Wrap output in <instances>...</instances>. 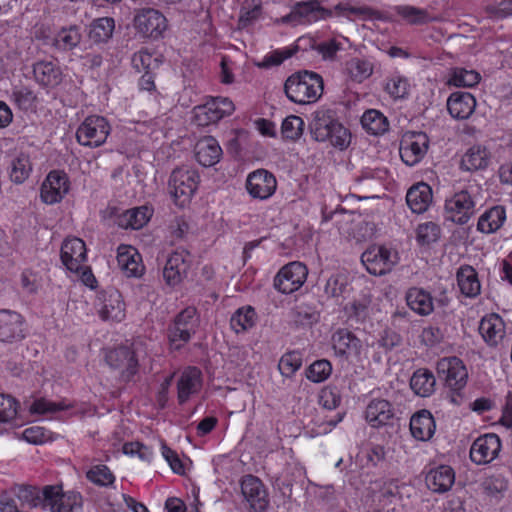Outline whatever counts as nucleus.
Returning a JSON list of instances; mask_svg holds the SVG:
<instances>
[{
  "mask_svg": "<svg viewBox=\"0 0 512 512\" xmlns=\"http://www.w3.org/2000/svg\"><path fill=\"white\" fill-rule=\"evenodd\" d=\"M457 284L460 292L469 298H475L480 294L481 284L478 273L470 265L461 266L457 272Z\"/></svg>",
  "mask_w": 512,
  "mask_h": 512,
  "instance_id": "obj_39",
  "label": "nucleus"
},
{
  "mask_svg": "<svg viewBox=\"0 0 512 512\" xmlns=\"http://www.w3.org/2000/svg\"><path fill=\"white\" fill-rule=\"evenodd\" d=\"M407 306L419 316H428L434 311V297L421 287H410L405 293Z\"/></svg>",
  "mask_w": 512,
  "mask_h": 512,
  "instance_id": "obj_33",
  "label": "nucleus"
},
{
  "mask_svg": "<svg viewBox=\"0 0 512 512\" xmlns=\"http://www.w3.org/2000/svg\"><path fill=\"white\" fill-rule=\"evenodd\" d=\"M397 261V253H393L385 246H371L361 256V262L366 270L375 276L390 272Z\"/></svg>",
  "mask_w": 512,
  "mask_h": 512,
  "instance_id": "obj_14",
  "label": "nucleus"
},
{
  "mask_svg": "<svg viewBox=\"0 0 512 512\" xmlns=\"http://www.w3.org/2000/svg\"><path fill=\"white\" fill-rule=\"evenodd\" d=\"M193 263L192 254L185 249H177L172 252L164 266L163 278L170 287L179 285L187 278Z\"/></svg>",
  "mask_w": 512,
  "mask_h": 512,
  "instance_id": "obj_15",
  "label": "nucleus"
},
{
  "mask_svg": "<svg viewBox=\"0 0 512 512\" xmlns=\"http://www.w3.org/2000/svg\"><path fill=\"white\" fill-rule=\"evenodd\" d=\"M235 110L232 100L227 97H209L204 103L193 109L194 122L201 127H206L230 116Z\"/></svg>",
  "mask_w": 512,
  "mask_h": 512,
  "instance_id": "obj_10",
  "label": "nucleus"
},
{
  "mask_svg": "<svg viewBox=\"0 0 512 512\" xmlns=\"http://www.w3.org/2000/svg\"><path fill=\"white\" fill-rule=\"evenodd\" d=\"M122 452L129 457H138L142 461H150L153 456L151 448L139 441L124 443Z\"/></svg>",
  "mask_w": 512,
  "mask_h": 512,
  "instance_id": "obj_62",
  "label": "nucleus"
},
{
  "mask_svg": "<svg viewBox=\"0 0 512 512\" xmlns=\"http://www.w3.org/2000/svg\"><path fill=\"white\" fill-rule=\"evenodd\" d=\"M475 211V201L467 190L456 192L445 201L446 219L456 224H466Z\"/></svg>",
  "mask_w": 512,
  "mask_h": 512,
  "instance_id": "obj_18",
  "label": "nucleus"
},
{
  "mask_svg": "<svg viewBox=\"0 0 512 512\" xmlns=\"http://www.w3.org/2000/svg\"><path fill=\"white\" fill-rule=\"evenodd\" d=\"M69 408H71V405H67L63 401L54 402L45 398H38L31 404L30 412L31 414L45 415L48 413L68 410Z\"/></svg>",
  "mask_w": 512,
  "mask_h": 512,
  "instance_id": "obj_60",
  "label": "nucleus"
},
{
  "mask_svg": "<svg viewBox=\"0 0 512 512\" xmlns=\"http://www.w3.org/2000/svg\"><path fill=\"white\" fill-rule=\"evenodd\" d=\"M436 378L434 373L427 368H419L414 371L410 379V388L420 397H429L435 391Z\"/></svg>",
  "mask_w": 512,
  "mask_h": 512,
  "instance_id": "obj_40",
  "label": "nucleus"
},
{
  "mask_svg": "<svg viewBox=\"0 0 512 512\" xmlns=\"http://www.w3.org/2000/svg\"><path fill=\"white\" fill-rule=\"evenodd\" d=\"M152 216V209L140 206L128 209L117 217V224L123 229L138 230L148 223Z\"/></svg>",
  "mask_w": 512,
  "mask_h": 512,
  "instance_id": "obj_37",
  "label": "nucleus"
},
{
  "mask_svg": "<svg viewBox=\"0 0 512 512\" xmlns=\"http://www.w3.org/2000/svg\"><path fill=\"white\" fill-rule=\"evenodd\" d=\"M86 479L98 487H111L116 481V476L105 464H97L86 472Z\"/></svg>",
  "mask_w": 512,
  "mask_h": 512,
  "instance_id": "obj_47",
  "label": "nucleus"
},
{
  "mask_svg": "<svg viewBox=\"0 0 512 512\" xmlns=\"http://www.w3.org/2000/svg\"><path fill=\"white\" fill-rule=\"evenodd\" d=\"M394 417L392 404L385 399H372L365 410V419L372 427L378 428L389 423Z\"/></svg>",
  "mask_w": 512,
  "mask_h": 512,
  "instance_id": "obj_31",
  "label": "nucleus"
},
{
  "mask_svg": "<svg viewBox=\"0 0 512 512\" xmlns=\"http://www.w3.org/2000/svg\"><path fill=\"white\" fill-rule=\"evenodd\" d=\"M346 72L354 82L361 83L367 79L373 72V67L369 61L352 58L346 63Z\"/></svg>",
  "mask_w": 512,
  "mask_h": 512,
  "instance_id": "obj_50",
  "label": "nucleus"
},
{
  "mask_svg": "<svg viewBox=\"0 0 512 512\" xmlns=\"http://www.w3.org/2000/svg\"><path fill=\"white\" fill-rule=\"evenodd\" d=\"M105 362L119 373V379L124 383L134 382L140 372L137 353L131 345H119L105 353Z\"/></svg>",
  "mask_w": 512,
  "mask_h": 512,
  "instance_id": "obj_5",
  "label": "nucleus"
},
{
  "mask_svg": "<svg viewBox=\"0 0 512 512\" xmlns=\"http://www.w3.org/2000/svg\"><path fill=\"white\" fill-rule=\"evenodd\" d=\"M132 67L137 72L156 71L162 64L160 56L155 55L154 52L148 48L143 47L135 52L131 59Z\"/></svg>",
  "mask_w": 512,
  "mask_h": 512,
  "instance_id": "obj_45",
  "label": "nucleus"
},
{
  "mask_svg": "<svg viewBox=\"0 0 512 512\" xmlns=\"http://www.w3.org/2000/svg\"><path fill=\"white\" fill-rule=\"evenodd\" d=\"M440 233L441 229L438 224L434 222L421 223L416 229V241L421 246H428L439 239Z\"/></svg>",
  "mask_w": 512,
  "mask_h": 512,
  "instance_id": "obj_54",
  "label": "nucleus"
},
{
  "mask_svg": "<svg viewBox=\"0 0 512 512\" xmlns=\"http://www.w3.org/2000/svg\"><path fill=\"white\" fill-rule=\"evenodd\" d=\"M94 308L104 322L120 323L126 317V303L121 292L113 287L102 288L96 293Z\"/></svg>",
  "mask_w": 512,
  "mask_h": 512,
  "instance_id": "obj_6",
  "label": "nucleus"
},
{
  "mask_svg": "<svg viewBox=\"0 0 512 512\" xmlns=\"http://www.w3.org/2000/svg\"><path fill=\"white\" fill-rule=\"evenodd\" d=\"M257 321V313L255 309L250 306H243L238 308L230 319L231 329L239 334L248 331L255 326Z\"/></svg>",
  "mask_w": 512,
  "mask_h": 512,
  "instance_id": "obj_41",
  "label": "nucleus"
},
{
  "mask_svg": "<svg viewBox=\"0 0 512 512\" xmlns=\"http://www.w3.org/2000/svg\"><path fill=\"white\" fill-rule=\"evenodd\" d=\"M410 432L418 441L430 440L436 431V422L429 410L422 409L415 412L410 418Z\"/></svg>",
  "mask_w": 512,
  "mask_h": 512,
  "instance_id": "obj_29",
  "label": "nucleus"
},
{
  "mask_svg": "<svg viewBox=\"0 0 512 512\" xmlns=\"http://www.w3.org/2000/svg\"><path fill=\"white\" fill-rule=\"evenodd\" d=\"M41 508L49 512H78L83 506L80 492L64 491L61 484L45 485L42 487Z\"/></svg>",
  "mask_w": 512,
  "mask_h": 512,
  "instance_id": "obj_3",
  "label": "nucleus"
},
{
  "mask_svg": "<svg viewBox=\"0 0 512 512\" xmlns=\"http://www.w3.org/2000/svg\"><path fill=\"white\" fill-rule=\"evenodd\" d=\"M203 383V373L198 367H185L176 383L178 404L184 405L193 396L198 395L203 388Z\"/></svg>",
  "mask_w": 512,
  "mask_h": 512,
  "instance_id": "obj_21",
  "label": "nucleus"
},
{
  "mask_svg": "<svg viewBox=\"0 0 512 512\" xmlns=\"http://www.w3.org/2000/svg\"><path fill=\"white\" fill-rule=\"evenodd\" d=\"M481 80L480 74L475 70L454 68L448 78V84L455 87H474Z\"/></svg>",
  "mask_w": 512,
  "mask_h": 512,
  "instance_id": "obj_49",
  "label": "nucleus"
},
{
  "mask_svg": "<svg viewBox=\"0 0 512 512\" xmlns=\"http://www.w3.org/2000/svg\"><path fill=\"white\" fill-rule=\"evenodd\" d=\"M200 183L197 170L189 167L175 168L168 181L169 192L175 205L185 207L190 204Z\"/></svg>",
  "mask_w": 512,
  "mask_h": 512,
  "instance_id": "obj_4",
  "label": "nucleus"
},
{
  "mask_svg": "<svg viewBox=\"0 0 512 512\" xmlns=\"http://www.w3.org/2000/svg\"><path fill=\"white\" fill-rule=\"evenodd\" d=\"M294 50L290 48L275 49L268 52L263 59L257 63L259 68L269 69L281 65L285 60L291 58Z\"/></svg>",
  "mask_w": 512,
  "mask_h": 512,
  "instance_id": "obj_59",
  "label": "nucleus"
},
{
  "mask_svg": "<svg viewBox=\"0 0 512 512\" xmlns=\"http://www.w3.org/2000/svg\"><path fill=\"white\" fill-rule=\"evenodd\" d=\"M409 79L400 73H393L386 79L385 92L394 100L406 99L410 93Z\"/></svg>",
  "mask_w": 512,
  "mask_h": 512,
  "instance_id": "obj_46",
  "label": "nucleus"
},
{
  "mask_svg": "<svg viewBox=\"0 0 512 512\" xmlns=\"http://www.w3.org/2000/svg\"><path fill=\"white\" fill-rule=\"evenodd\" d=\"M398 14L408 23L415 25L426 24L432 20L427 10L414 6H401L398 8Z\"/></svg>",
  "mask_w": 512,
  "mask_h": 512,
  "instance_id": "obj_58",
  "label": "nucleus"
},
{
  "mask_svg": "<svg viewBox=\"0 0 512 512\" xmlns=\"http://www.w3.org/2000/svg\"><path fill=\"white\" fill-rule=\"evenodd\" d=\"M223 151L219 142L212 136H205L195 145L196 161L203 167H212L222 158Z\"/></svg>",
  "mask_w": 512,
  "mask_h": 512,
  "instance_id": "obj_28",
  "label": "nucleus"
},
{
  "mask_svg": "<svg viewBox=\"0 0 512 512\" xmlns=\"http://www.w3.org/2000/svg\"><path fill=\"white\" fill-rule=\"evenodd\" d=\"M476 108V99L470 92L456 91L447 99V109L451 117L468 119Z\"/></svg>",
  "mask_w": 512,
  "mask_h": 512,
  "instance_id": "obj_26",
  "label": "nucleus"
},
{
  "mask_svg": "<svg viewBox=\"0 0 512 512\" xmlns=\"http://www.w3.org/2000/svg\"><path fill=\"white\" fill-rule=\"evenodd\" d=\"M114 29L115 20L112 17H100L91 22L88 36L94 43H105L112 37Z\"/></svg>",
  "mask_w": 512,
  "mask_h": 512,
  "instance_id": "obj_42",
  "label": "nucleus"
},
{
  "mask_svg": "<svg viewBox=\"0 0 512 512\" xmlns=\"http://www.w3.org/2000/svg\"><path fill=\"white\" fill-rule=\"evenodd\" d=\"M428 146L429 139L425 133H406L400 141L399 154L401 160L407 166H414L418 164L427 153Z\"/></svg>",
  "mask_w": 512,
  "mask_h": 512,
  "instance_id": "obj_20",
  "label": "nucleus"
},
{
  "mask_svg": "<svg viewBox=\"0 0 512 512\" xmlns=\"http://www.w3.org/2000/svg\"><path fill=\"white\" fill-rule=\"evenodd\" d=\"M332 348L335 355L349 362L360 359L363 344L362 341L347 328H338L331 336Z\"/></svg>",
  "mask_w": 512,
  "mask_h": 512,
  "instance_id": "obj_19",
  "label": "nucleus"
},
{
  "mask_svg": "<svg viewBox=\"0 0 512 512\" xmlns=\"http://www.w3.org/2000/svg\"><path fill=\"white\" fill-rule=\"evenodd\" d=\"M293 14L307 22H316L325 17L327 10L318 0L299 1L293 8Z\"/></svg>",
  "mask_w": 512,
  "mask_h": 512,
  "instance_id": "obj_44",
  "label": "nucleus"
},
{
  "mask_svg": "<svg viewBox=\"0 0 512 512\" xmlns=\"http://www.w3.org/2000/svg\"><path fill=\"white\" fill-rule=\"evenodd\" d=\"M111 133L109 121L101 115H89L76 130L77 142L86 147L102 146Z\"/></svg>",
  "mask_w": 512,
  "mask_h": 512,
  "instance_id": "obj_9",
  "label": "nucleus"
},
{
  "mask_svg": "<svg viewBox=\"0 0 512 512\" xmlns=\"http://www.w3.org/2000/svg\"><path fill=\"white\" fill-rule=\"evenodd\" d=\"M133 27L141 39L157 41L164 37L168 20L158 9L141 8L135 11Z\"/></svg>",
  "mask_w": 512,
  "mask_h": 512,
  "instance_id": "obj_7",
  "label": "nucleus"
},
{
  "mask_svg": "<svg viewBox=\"0 0 512 512\" xmlns=\"http://www.w3.org/2000/svg\"><path fill=\"white\" fill-rule=\"evenodd\" d=\"M32 165L28 155L20 153L11 162L10 178L15 183H23L30 175Z\"/></svg>",
  "mask_w": 512,
  "mask_h": 512,
  "instance_id": "obj_51",
  "label": "nucleus"
},
{
  "mask_svg": "<svg viewBox=\"0 0 512 512\" xmlns=\"http://www.w3.org/2000/svg\"><path fill=\"white\" fill-rule=\"evenodd\" d=\"M506 218L505 207L501 205L493 206L479 217L477 230L485 234L495 233L504 225Z\"/></svg>",
  "mask_w": 512,
  "mask_h": 512,
  "instance_id": "obj_36",
  "label": "nucleus"
},
{
  "mask_svg": "<svg viewBox=\"0 0 512 512\" xmlns=\"http://www.w3.org/2000/svg\"><path fill=\"white\" fill-rule=\"evenodd\" d=\"M307 276V266L300 261H292L277 272L273 284L282 294H291L303 286Z\"/></svg>",
  "mask_w": 512,
  "mask_h": 512,
  "instance_id": "obj_11",
  "label": "nucleus"
},
{
  "mask_svg": "<svg viewBox=\"0 0 512 512\" xmlns=\"http://www.w3.org/2000/svg\"><path fill=\"white\" fill-rule=\"evenodd\" d=\"M437 372L450 391V401L460 405L468 380V371L464 362L456 356L444 357L437 362Z\"/></svg>",
  "mask_w": 512,
  "mask_h": 512,
  "instance_id": "obj_2",
  "label": "nucleus"
},
{
  "mask_svg": "<svg viewBox=\"0 0 512 512\" xmlns=\"http://www.w3.org/2000/svg\"><path fill=\"white\" fill-rule=\"evenodd\" d=\"M324 90L323 78L313 71H299L291 74L284 83L287 98L299 105L318 101Z\"/></svg>",
  "mask_w": 512,
  "mask_h": 512,
  "instance_id": "obj_1",
  "label": "nucleus"
},
{
  "mask_svg": "<svg viewBox=\"0 0 512 512\" xmlns=\"http://www.w3.org/2000/svg\"><path fill=\"white\" fill-rule=\"evenodd\" d=\"M70 180L63 170H52L44 179L40 197L45 204L53 205L62 201L70 190Z\"/></svg>",
  "mask_w": 512,
  "mask_h": 512,
  "instance_id": "obj_17",
  "label": "nucleus"
},
{
  "mask_svg": "<svg viewBox=\"0 0 512 512\" xmlns=\"http://www.w3.org/2000/svg\"><path fill=\"white\" fill-rule=\"evenodd\" d=\"M456 480L455 470L446 464H439L430 468L425 475L427 488L437 494H444L451 490Z\"/></svg>",
  "mask_w": 512,
  "mask_h": 512,
  "instance_id": "obj_25",
  "label": "nucleus"
},
{
  "mask_svg": "<svg viewBox=\"0 0 512 512\" xmlns=\"http://www.w3.org/2000/svg\"><path fill=\"white\" fill-rule=\"evenodd\" d=\"M27 336V323L24 316L14 310L0 309V342L17 343Z\"/></svg>",
  "mask_w": 512,
  "mask_h": 512,
  "instance_id": "obj_16",
  "label": "nucleus"
},
{
  "mask_svg": "<svg viewBox=\"0 0 512 512\" xmlns=\"http://www.w3.org/2000/svg\"><path fill=\"white\" fill-rule=\"evenodd\" d=\"M331 373L332 365L326 359L317 360L306 369L307 379L315 383L325 381Z\"/></svg>",
  "mask_w": 512,
  "mask_h": 512,
  "instance_id": "obj_56",
  "label": "nucleus"
},
{
  "mask_svg": "<svg viewBox=\"0 0 512 512\" xmlns=\"http://www.w3.org/2000/svg\"><path fill=\"white\" fill-rule=\"evenodd\" d=\"M20 404L7 394H0V423H11L17 416Z\"/></svg>",
  "mask_w": 512,
  "mask_h": 512,
  "instance_id": "obj_57",
  "label": "nucleus"
},
{
  "mask_svg": "<svg viewBox=\"0 0 512 512\" xmlns=\"http://www.w3.org/2000/svg\"><path fill=\"white\" fill-rule=\"evenodd\" d=\"M348 283L347 275L337 272L327 279L324 291L328 296L339 297L346 291Z\"/></svg>",
  "mask_w": 512,
  "mask_h": 512,
  "instance_id": "obj_61",
  "label": "nucleus"
},
{
  "mask_svg": "<svg viewBox=\"0 0 512 512\" xmlns=\"http://www.w3.org/2000/svg\"><path fill=\"white\" fill-rule=\"evenodd\" d=\"M501 450L502 442L500 437L495 433H486L478 436L473 441L469 457L478 466L488 465L499 457Z\"/></svg>",
  "mask_w": 512,
  "mask_h": 512,
  "instance_id": "obj_13",
  "label": "nucleus"
},
{
  "mask_svg": "<svg viewBox=\"0 0 512 512\" xmlns=\"http://www.w3.org/2000/svg\"><path fill=\"white\" fill-rule=\"evenodd\" d=\"M241 491L252 512H266L269 506L268 491L258 477L244 476L241 481Z\"/></svg>",
  "mask_w": 512,
  "mask_h": 512,
  "instance_id": "obj_22",
  "label": "nucleus"
},
{
  "mask_svg": "<svg viewBox=\"0 0 512 512\" xmlns=\"http://www.w3.org/2000/svg\"><path fill=\"white\" fill-rule=\"evenodd\" d=\"M479 333L489 346H497L505 336V323L498 314H487L480 321Z\"/></svg>",
  "mask_w": 512,
  "mask_h": 512,
  "instance_id": "obj_30",
  "label": "nucleus"
},
{
  "mask_svg": "<svg viewBox=\"0 0 512 512\" xmlns=\"http://www.w3.org/2000/svg\"><path fill=\"white\" fill-rule=\"evenodd\" d=\"M304 125V120L300 116H287L281 125V134L283 139L297 141L303 134Z\"/></svg>",
  "mask_w": 512,
  "mask_h": 512,
  "instance_id": "obj_52",
  "label": "nucleus"
},
{
  "mask_svg": "<svg viewBox=\"0 0 512 512\" xmlns=\"http://www.w3.org/2000/svg\"><path fill=\"white\" fill-rule=\"evenodd\" d=\"M60 259L69 272L80 270L81 264L88 260L85 242L78 237H67L61 245Z\"/></svg>",
  "mask_w": 512,
  "mask_h": 512,
  "instance_id": "obj_24",
  "label": "nucleus"
},
{
  "mask_svg": "<svg viewBox=\"0 0 512 512\" xmlns=\"http://www.w3.org/2000/svg\"><path fill=\"white\" fill-rule=\"evenodd\" d=\"M433 193L431 187L424 182L411 186L406 194V203L415 214L426 212L432 203Z\"/></svg>",
  "mask_w": 512,
  "mask_h": 512,
  "instance_id": "obj_34",
  "label": "nucleus"
},
{
  "mask_svg": "<svg viewBox=\"0 0 512 512\" xmlns=\"http://www.w3.org/2000/svg\"><path fill=\"white\" fill-rule=\"evenodd\" d=\"M363 129L372 135H381L389 128L386 116L376 109H369L361 117Z\"/></svg>",
  "mask_w": 512,
  "mask_h": 512,
  "instance_id": "obj_43",
  "label": "nucleus"
},
{
  "mask_svg": "<svg viewBox=\"0 0 512 512\" xmlns=\"http://www.w3.org/2000/svg\"><path fill=\"white\" fill-rule=\"evenodd\" d=\"M302 366V355L299 351H289L283 354L278 363L282 376L292 377Z\"/></svg>",
  "mask_w": 512,
  "mask_h": 512,
  "instance_id": "obj_53",
  "label": "nucleus"
},
{
  "mask_svg": "<svg viewBox=\"0 0 512 512\" xmlns=\"http://www.w3.org/2000/svg\"><path fill=\"white\" fill-rule=\"evenodd\" d=\"M278 182L275 175L267 169L259 168L247 175L245 189L248 195L259 201L270 199L276 192Z\"/></svg>",
  "mask_w": 512,
  "mask_h": 512,
  "instance_id": "obj_12",
  "label": "nucleus"
},
{
  "mask_svg": "<svg viewBox=\"0 0 512 512\" xmlns=\"http://www.w3.org/2000/svg\"><path fill=\"white\" fill-rule=\"evenodd\" d=\"M20 285L26 293H37L41 287V276L37 272L25 269L20 275Z\"/></svg>",
  "mask_w": 512,
  "mask_h": 512,
  "instance_id": "obj_63",
  "label": "nucleus"
},
{
  "mask_svg": "<svg viewBox=\"0 0 512 512\" xmlns=\"http://www.w3.org/2000/svg\"><path fill=\"white\" fill-rule=\"evenodd\" d=\"M22 439L33 445H42L55 440L54 433L41 426H31L22 432Z\"/></svg>",
  "mask_w": 512,
  "mask_h": 512,
  "instance_id": "obj_55",
  "label": "nucleus"
},
{
  "mask_svg": "<svg viewBox=\"0 0 512 512\" xmlns=\"http://www.w3.org/2000/svg\"><path fill=\"white\" fill-rule=\"evenodd\" d=\"M117 262L127 277H140L144 272L142 257L131 245L122 244L118 247Z\"/></svg>",
  "mask_w": 512,
  "mask_h": 512,
  "instance_id": "obj_27",
  "label": "nucleus"
},
{
  "mask_svg": "<svg viewBox=\"0 0 512 512\" xmlns=\"http://www.w3.org/2000/svg\"><path fill=\"white\" fill-rule=\"evenodd\" d=\"M35 81L47 88H54L62 82V71L53 61H38L33 65Z\"/></svg>",
  "mask_w": 512,
  "mask_h": 512,
  "instance_id": "obj_35",
  "label": "nucleus"
},
{
  "mask_svg": "<svg viewBox=\"0 0 512 512\" xmlns=\"http://www.w3.org/2000/svg\"><path fill=\"white\" fill-rule=\"evenodd\" d=\"M82 39L81 29L77 25L61 28L53 37L51 45L60 52L72 51Z\"/></svg>",
  "mask_w": 512,
  "mask_h": 512,
  "instance_id": "obj_38",
  "label": "nucleus"
},
{
  "mask_svg": "<svg viewBox=\"0 0 512 512\" xmlns=\"http://www.w3.org/2000/svg\"><path fill=\"white\" fill-rule=\"evenodd\" d=\"M491 153L488 148L481 144H475L468 148L460 161L461 171L476 172L488 167Z\"/></svg>",
  "mask_w": 512,
  "mask_h": 512,
  "instance_id": "obj_32",
  "label": "nucleus"
},
{
  "mask_svg": "<svg viewBox=\"0 0 512 512\" xmlns=\"http://www.w3.org/2000/svg\"><path fill=\"white\" fill-rule=\"evenodd\" d=\"M22 508L13 487L0 496V512H21Z\"/></svg>",
  "mask_w": 512,
  "mask_h": 512,
  "instance_id": "obj_64",
  "label": "nucleus"
},
{
  "mask_svg": "<svg viewBox=\"0 0 512 512\" xmlns=\"http://www.w3.org/2000/svg\"><path fill=\"white\" fill-rule=\"evenodd\" d=\"M199 324L197 309L188 306L181 310L168 328V338L174 349L182 348L195 334Z\"/></svg>",
  "mask_w": 512,
  "mask_h": 512,
  "instance_id": "obj_8",
  "label": "nucleus"
},
{
  "mask_svg": "<svg viewBox=\"0 0 512 512\" xmlns=\"http://www.w3.org/2000/svg\"><path fill=\"white\" fill-rule=\"evenodd\" d=\"M13 489L17 494L21 507L35 509L41 505L42 488L22 484L13 486Z\"/></svg>",
  "mask_w": 512,
  "mask_h": 512,
  "instance_id": "obj_48",
  "label": "nucleus"
},
{
  "mask_svg": "<svg viewBox=\"0 0 512 512\" xmlns=\"http://www.w3.org/2000/svg\"><path fill=\"white\" fill-rule=\"evenodd\" d=\"M334 128L336 132L345 134V126L339 121L336 113L331 109H319L314 112L310 124L312 138L318 142L329 139V131Z\"/></svg>",
  "mask_w": 512,
  "mask_h": 512,
  "instance_id": "obj_23",
  "label": "nucleus"
}]
</instances>
